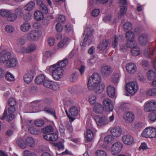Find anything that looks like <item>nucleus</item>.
<instances>
[{"label":"nucleus","mask_w":156,"mask_h":156,"mask_svg":"<svg viewBox=\"0 0 156 156\" xmlns=\"http://www.w3.org/2000/svg\"><path fill=\"white\" fill-rule=\"evenodd\" d=\"M142 135L146 138H156V129L152 127L147 128L144 130Z\"/></svg>","instance_id":"f03ea898"},{"label":"nucleus","mask_w":156,"mask_h":156,"mask_svg":"<svg viewBox=\"0 0 156 156\" xmlns=\"http://www.w3.org/2000/svg\"><path fill=\"white\" fill-rule=\"evenodd\" d=\"M107 93L108 96L111 98H113L115 96V89L113 87L109 86L107 89Z\"/></svg>","instance_id":"bb28decb"},{"label":"nucleus","mask_w":156,"mask_h":156,"mask_svg":"<svg viewBox=\"0 0 156 156\" xmlns=\"http://www.w3.org/2000/svg\"><path fill=\"white\" fill-rule=\"evenodd\" d=\"M28 130L29 132L33 134H37L39 131L34 127H30L29 128Z\"/></svg>","instance_id":"4d7b16f0"},{"label":"nucleus","mask_w":156,"mask_h":156,"mask_svg":"<svg viewBox=\"0 0 156 156\" xmlns=\"http://www.w3.org/2000/svg\"><path fill=\"white\" fill-rule=\"evenodd\" d=\"M34 154V153H33L29 150H25L23 152L24 156H32Z\"/></svg>","instance_id":"69168bd1"},{"label":"nucleus","mask_w":156,"mask_h":156,"mask_svg":"<svg viewBox=\"0 0 156 156\" xmlns=\"http://www.w3.org/2000/svg\"><path fill=\"white\" fill-rule=\"evenodd\" d=\"M16 15L20 17H22L23 15V12L22 9L20 7L16 8L15 11Z\"/></svg>","instance_id":"37998d69"},{"label":"nucleus","mask_w":156,"mask_h":156,"mask_svg":"<svg viewBox=\"0 0 156 156\" xmlns=\"http://www.w3.org/2000/svg\"><path fill=\"white\" fill-rule=\"evenodd\" d=\"M96 153L97 156H106V153L102 150H98Z\"/></svg>","instance_id":"e2e57ef3"},{"label":"nucleus","mask_w":156,"mask_h":156,"mask_svg":"<svg viewBox=\"0 0 156 156\" xmlns=\"http://www.w3.org/2000/svg\"><path fill=\"white\" fill-rule=\"evenodd\" d=\"M122 140L124 143L127 145L132 144L134 142L133 137L129 135H126L122 136Z\"/></svg>","instance_id":"dca6fc26"},{"label":"nucleus","mask_w":156,"mask_h":156,"mask_svg":"<svg viewBox=\"0 0 156 156\" xmlns=\"http://www.w3.org/2000/svg\"><path fill=\"white\" fill-rule=\"evenodd\" d=\"M96 122L98 126L104 125L108 123L107 118L104 115L100 118H97Z\"/></svg>","instance_id":"2eb2a0df"},{"label":"nucleus","mask_w":156,"mask_h":156,"mask_svg":"<svg viewBox=\"0 0 156 156\" xmlns=\"http://www.w3.org/2000/svg\"><path fill=\"white\" fill-rule=\"evenodd\" d=\"M147 77L148 80H152L156 78V73L152 70H149L147 73Z\"/></svg>","instance_id":"c85d7f7f"},{"label":"nucleus","mask_w":156,"mask_h":156,"mask_svg":"<svg viewBox=\"0 0 156 156\" xmlns=\"http://www.w3.org/2000/svg\"><path fill=\"white\" fill-rule=\"evenodd\" d=\"M50 71L52 72V76L53 78L55 80H58L62 76L63 74V70L61 68H59L54 65L49 68Z\"/></svg>","instance_id":"f257e3e1"},{"label":"nucleus","mask_w":156,"mask_h":156,"mask_svg":"<svg viewBox=\"0 0 156 156\" xmlns=\"http://www.w3.org/2000/svg\"><path fill=\"white\" fill-rule=\"evenodd\" d=\"M45 78V76L43 74H41L36 77L35 79V81L37 84H40L44 81Z\"/></svg>","instance_id":"72a5a7b5"},{"label":"nucleus","mask_w":156,"mask_h":156,"mask_svg":"<svg viewBox=\"0 0 156 156\" xmlns=\"http://www.w3.org/2000/svg\"><path fill=\"white\" fill-rule=\"evenodd\" d=\"M17 17L16 14L11 13L7 17V19L8 21H14Z\"/></svg>","instance_id":"8fccbe9b"},{"label":"nucleus","mask_w":156,"mask_h":156,"mask_svg":"<svg viewBox=\"0 0 156 156\" xmlns=\"http://www.w3.org/2000/svg\"><path fill=\"white\" fill-rule=\"evenodd\" d=\"M96 97L94 95H91L89 98V101L91 105H93L96 101Z\"/></svg>","instance_id":"6e6d98bb"},{"label":"nucleus","mask_w":156,"mask_h":156,"mask_svg":"<svg viewBox=\"0 0 156 156\" xmlns=\"http://www.w3.org/2000/svg\"><path fill=\"white\" fill-rule=\"evenodd\" d=\"M32 14L29 12L25 14L23 16L24 19L27 21L30 20L31 18Z\"/></svg>","instance_id":"0e129e2a"},{"label":"nucleus","mask_w":156,"mask_h":156,"mask_svg":"<svg viewBox=\"0 0 156 156\" xmlns=\"http://www.w3.org/2000/svg\"><path fill=\"white\" fill-rule=\"evenodd\" d=\"M11 13L10 10L7 9H1L0 10V14L3 17H7Z\"/></svg>","instance_id":"4c0bfd02"},{"label":"nucleus","mask_w":156,"mask_h":156,"mask_svg":"<svg viewBox=\"0 0 156 156\" xmlns=\"http://www.w3.org/2000/svg\"><path fill=\"white\" fill-rule=\"evenodd\" d=\"M36 48V47L34 44H31L27 48L28 53H30L34 50Z\"/></svg>","instance_id":"bf43d9fd"},{"label":"nucleus","mask_w":156,"mask_h":156,"mask_svg":"<svg viewBox=\"0 0 156 156\" xmlns=\"http://www.w3.org/2000/svg\"><path fill=\"white\" fill-rule=\"evenodd\" d=\"M122 130L119 126L115 127L112 128L111 130V133L112 135L115 137H119L121 134Z\"/></svg>","instance_id":"f3484780"},{"label":"nucleus","mask_w":156,"mask_h":156,"mask_svg":"<svg viewBox=\"0 0 156 156\" xmlns=\"http://www.w3.org/2000/svg\"><path fill=\"white\" fill-rule=\"evenodd\" d=\"M87 87L89 90H93L96 94H99L103 91L105 86L104 84H100L99 83L93 85H90L87 86Z\"/></svg>","instance_id":"7ed1b4c3"},{"label":"nucleus","mask_w":156,"mask_h":156,"mask_svg":"<svg viewBox=\"0 0 156 156\" xmlns=\"http://www.w3.org/2000/svg\"><path fill=\"white\" fill-rule=\"evenodd\" d=\"M112 71L111 67L107 65H104L101 68V74L104 77H108Z\"/></svg>","instance_id":"9d476101"},{"label":"nucleus","mask_w":156,"mask_h":156,"mask_svg":"<svg viewBox=\"0 0 156 156\" xmlns=\"http://www.w3.org/2000/svg\"><path fill=\"white\" fill-rule=\"evenodd\" d=\"M123 37L122 35H119V37L115 35L114 36V41L112 44L113 47L116 48L117 47L118 44V41L120 39H122Z\"/></svg>","instance_id":"c9c22d12"},{"label":"nucleus","mask_w":156,"mask_h":156,"mask_svg":"<svg viewBox=\"0 0 156 156\" xmlns=\"http://www.w3.org/2000/svg\"><path fill=\"white\" fill-rule=\"evenodd\" d=\"M17 64L16 60L14 58H11L6 63V66L8 68L16 67Z\"/></svg>","instance_id":"6ab92c4d"},{"label":"nucleus","mask_w":156,"mask_h":156,"mask_svg":"<svg viewBox=\"0 0 156 156\" xmlns=\"http://www.w3.org/2000/svg\"><path fill=\"white\" fill-rule=\"evenodd\" d=\"M5 78L6 79L9 81H12L14 80V77L13 75L10 73H7L5 74Z\"/></svg>","instance_id":"09e8293b"},{"label":"nucleus","mask_w":156,"mask_h":156,"mask_svg":"<svg viewBox=\"0 0 156 156\" xmlns=\"http://www.w3.org/2000/svg\"><path fill=\"white\" fill-rule=\"evenodd\" d=\"M16 104V100L13 98L9 99L8 101V104L9 106H15Z\"/></svg>","instance_id":"864d4df0"},{"label":"nucleus","mask_w":156,"mask_h":156,"mask_svg":"<svg viewBox=\"0 0 156 156\" xmlns=\"http://www.w3.org/2000/svg\"><path fill=\"white\" fill-rule=\"evenodd\" d=\"M34 17L36 20L39 21L41 20L44 18V15L41 11L37 10L34 13Z\"/></svg>","instance_id":"b1692460"},{"label":"nucleus","mask_w":156,"mask_h":156,"mask_svg":"<svg viewBox=\"0 0 156 156\" xmlns=\"http://www.w3.org/2000/svg\"><path fill=\"white\" fill-rule=\"evenodd\" d=\"M53 146L55 147V149L58 151L62 150L64 149V146L62 141L53 143Z\"/></svg>","instance_id":"f704fd0d"},{"label":"nucleus","mask_w":156,"mask_h":156,"mask_svg":"<svg viewBox=\"0 0 156 156\" xmlns=\"http://www.w3.org/2000/svg\"><path fill=\"white\" fill-rule=\"evenodd\" d=\"M78 110L77 107L74 106L71 108L69 110V116L71 117V119L73 121L74 119L73 118L77 115L78 114Z\"/></svg>","instance_id":"aec40b11"},{"label":"nucleus","mask_w":156,"mask_h":156,"mask_svg":"<svg viewBox=\"0 0 156 156\" xmlns=\"http://www.w3.org/2000/svg\"><path fill=\"white\" fill-rule=\"evenodd\" d=\"M138 39L140 44L142 46H144L147 43L148 36L146 34H142L139 37Z\"/></svg>","instance_id":"a211bd4d"},{"label":"nucleus","mask_w":156,"mask_h":156,"mask_svg":"<svg viewBox=\"0 0 156 156\" xmlns=\"http://www.w3.org/2000/svg\"><path fill=\"white\" fill-rule=\"evenodd\" d=\"M124 118L127 123H131L134 120L135 115L133 112H128L125 114Z\"/></svg>","instance_id":"ddd939ff"},{"label":"nucleus","mask_w":156,"mask_h":156,"mask_svg":"<svg viewBox=\"0 0 156 156\" xmlns=\"http://www.w3.org/2000/svg\"><path fill=\"white\" fill-rule=\"evenodd\" d=\"M132 55L134 56H136L140 54V49L136 46L133 47L131 51Z\"/></svg>","instance_id":"a19ab883"},{"label":"nucleus","mask_w":156,"mask_h":156,"mask_svg":"<svg viewBox=\"0 0 156 156\" xmlns=\"http://www.w3.org/2000/svg\"><path fill=\"white\" fill-rule=\"evenodd\" d=\"M104 140L107 143L111 144L114 142V138L111 135H108L104 138Z\"/></svg>","instance_id":"a18cd8bd"},{"label":"nucleus","mask_w":156,"mask_h":156,"mask_svg":"<svg viewBox=\"0 0 156 156\" xmlns=\"http://www.w3.org/2000/svg\"><path fill=\"white\" fill-rule=\"evenodd\" d=\"M69 40V39L68 37L64 38L62 41L59 42L58 44V46L59 48H62L64 45L66 44V42Z\"/></svg>","instance_id":"79ce46f5"},{"label":"nucleus","mask_w":156,"mask_h":156,"mask_svg":"<svg viewBox=\"0 0 156 156\" xmlns=\"http://www.w3.org/2000/svg\"><path fill=\"white\" fill-rule=\"evenodd\" d=\"M138 87L137 82L136 81L128 83L126 86L127 91L131 94H134L137 90Z\"/></svg>","instance_id":"423d86ee"},{"label":"nucleus","mask_w":156,"mask_h":156,"mask_svg":"<svg viewBox=\"0 0 156 156\" xmlns=\"http://www.w3.org/2000/svg\"><path fill=\"white\" fill-rule=\"evenodd\" d=\"M101 79L100 75L97 73H94L89 78L87 86L97 84L101 82Z\"/></svg>","instance_id":"20e7f679"},{"label":"nucleus","mask_w":156,"mask_h":156,"mask_svg":"<svg viewBox=\"0 0 156 156\" xmlns=\"http://www.w3.org/2000/svg\"><path fill=\"white\" fill-rule=\"evenodd\" d=\"M31 28V25L30 23L28 22L24 23L20 27L21 30L25 32L28 31Z\"/></svg>","instance_id":"412c9836"},{"label":"nucleus","mask_w":156,"mask_h":156,"mask_svg":"<svg viewBox=\"0 0 156 156\" xmlns=\"http://www.w3.org/2000/svg\"><path fill=\"white\" fill-rule=\"evenodd\" d=\"M108 42L107 40H104L98 45V48L101 51L105 50L107 47Z\"/></svg>","instance_id":"4be33fe9"},{"label":"nucleus","mask_w":156,"mask_h":156,"mask_svg":"<svg viewBox=\"0 0 156 156\" xmlns=\"http://www.w3.org/2000/svg\"><path fill=\"white\" fill-rule=\"evenodd\" d=\"M135 42L134 40L132 41L131 40L127 41L126 43V45L128 48H133V47H135L134 46V44H135Z\"/></svg>","instance_id":"052dcab7"},{"label":"nucleus","mask_w":156,"mask_h":156,"mask_svg":"<svg viewBox=\"0 0 156 156\" xmlns=\"http://www.w3.org/2000/svg\"><path fill=\"white\" fill-rule=\"evenodd\" d=\"M128 48L127 45L123 44L120 45L119 50L122 51H126Z\"/></svg>","instance_id":"338daca9"},{"label":"nucleus","mask_w":156,"mask_h":156,"mask_svg":"<svg viewBox=\"0 0 156 156\" xmlns=\"http://www.w3.org/2000/svg\"><path fill=\"white\" fill-rule=\"evenodd\" d=\"M44 121L43 120H37L35 121L34 123L37 126L41 127L44 124Z\"/></svg>","instance_id":"3c124183"},{"label":"nucleus","mask_w":156,"mask_h":156,"mask_svg":"<svg viewBox=\"0 0 156 156\" xmlns=\"http://www.w3.org/2000/svg\"><path fill=\"white\" fill-rule=\"evenodd\" d=\"M17 144L21 148L25 149L26 148V144L24 140L21 138H19L16 140Z\"/></svg>","instance_id":"c756f323"},{"label":"nucleus","mask_w":156,"mask_h":156,"mask_svg":"<svg viewBox=\"0 0 156 156\" xmlns=\"http://www.w3.org/2000/svg\"><path fill=\"white\" fill-rule=\"evenodd\" d=\"M103 109L107 112L112 111L113 109V106L111 100L108 98L104 99L103 102Z\"/></svg>","instance_id":"1a4fd4ad"},{"label":"nucleus","mask_w":156,"mask_h":156,"mask_svg":"<svg viewBox=\"0 0 156 156\" xmlns=\"http://www.w3.org/2000/svg\"><path fill=\"white\" fill-rule=\"evenodd\" d=\"M150 120L151 121H154L156 120V113L152 112L150 113L148 115Z\"/></svg>","instance_id":"5fc2aeb1"},{"label":"nucleus","mask_w":156,"mask_h":156,"mask_svg":"<svg viewBox=\"0 0 156 156\" xmlns=\"http://www.w3.org/2000/svg\"><path fill=\"white\" fill-rule=\"evenodd\" d=\"M43 85L45 87L54 90H57L59 88V85L57 83L48 80H45Z\"/></svg>","instance_id":"39448f33"},{"label":"nucleus","mask_w":156,"mask_h":156,"mask_svg":"<svg viewBox=\"0 0 156 156\" xmlns=\"http://www.w3.org/2000/svg\"><path fill=\"white\" fill-rule=\"evenodd\" d=\"M144 110L146 112L151 111H156V101H148L145 105Z\"/></svg>","instance_id":"6e6552de"},{"label":"nucleus","mask_w":156,"mask_h":156,"mask_svg":"<svg viewBox=\"0 0 156 156\" xmlns=\"http://www.w3.org/2000/svg\"><path fill=\"white\" fill-rule=\"evenodd\" d=\"M68 62V59L66 58H65L64 60L58 61L57 64H55V65L59 68H60L62 69L63 68L66 66Z\"/></svg>","instance_id":"2f4dec72"},{"label":"nucleus","mask_w":156,"mask_h":156,"mask_svg":"<svg viewBox=\"0 0 156 156\" xmlns=\"http://www.w3.org/2000/svg\"><path fill=\"white\" fill-rule=\"evenodd\" d=\"M119 74L118 73H114L112 76V81L115 84H116L118 83L119 79Z\"/></svg>","instance_id":"58836bf2"},{"label":"nucleus","mask_w":156,"mask_h":156,"mask_svg":"<svg viewBox=\"0 0 156 156\" xmlns=\"http://www.w3.org/2000/svg\"><path fill=\"white\" fill-rule=\"evenodd\" d=\"M126 71L129 73H135L137 70L136 65L132 63L127 64L126 66Z\"/></svg>","instance_id":"4468645a"},{"label":"nucleus","mask_w":156,"mask_h":156,"mask_svg":"<svg viewBox=\"0 0 156 156\" xmlns=\"http://www.w3.org/2000/svg\"><path fill=\"white\" fill-rule=\"evenodd\" d=\"M14 30L13 27L10 25H7L5 28V30L8 33H12Z\"/></svg>","instance_id":"680f3d73"},{"label":"nucleus","mask_w":156,"mask_h":156,"mask_svg":"<svg viewBox=\"0 0 156 156\" xmlns=\"http://www.w3.org/2000/svg\"><path fill=\"white\" fill-rule=\"evenodd\" d=\"M108 0H93V2L97 5H98L101 3L104 4L106 3Z\"/></svg>","instance_id":"13d9d810"},{"label":"nucleus","mask_w":156,"mask_h":156,"mask_svg":"<svg viewBox=\"0 0 156 156\" xmlns=\"http://www.w3.org/2000/svg\"><path fill=\"white\" fill-rule=\"evenodd\" d=\"M102 110V108L101 104L98 103H96L94 108V111L97 113H101Z\"/></svg>","instance_id":"7c9ffc66"},{"label":"nucleus","mask_w":156,"mask_h":156,"mask_svg":"<svg viewBox=\"0 0 156 156\" xmlns=\"http://www.w3.org/2000/svg\"><path fill=\"white\" fill-rule=\"evenodd\" d=\"M34 73V69H30L24 76L23 79L24 81L27 83H30L32 81Z\"/></svg>","instance_id":"f8f14e48"},{"label":"nucleus","mask_w":156,"mask_h":156,"mask_svg":"<svg viewBox=\"0 0 156 156\" xmlns=\"http://www.w3.org/2000/svg\"><path fill=\"white\" fill-rule=\"evenodd\" d=\"M63 28L62 26L59 23H58L56 25V29L58 32H61Z\"/></svg>","instance_id":"774afa93"},{"label":"nucleus","mask_w":156,"mask_h":156,"mask_svg":"<svg viewBox=\"0 0 156 156\" xmlns=\"http://www.w3.org/2000/svg\"><path fill=\"white\" fill-rule=\"evenodd\" d=\"M34 2L31 1L27 3L24 7V10L27 11H31L33 10L35 6Z\"/></svg>","instance_id":"393cba45"},{"label":"nucleus","mask_w":156,"mask_h":156,"mask_svg":"<svg viewBox=\"0 0 156 156\" xmlns=\"http://www.w3.org/2000/svg\"><path fill=\"white\" fill-rule=\"evenodd\" d=\"M85 137L87 141H91L94 137V134L93 132L90 129L87 130L85 135Z\"/></svg>","instance_id":"cd10ccee"},{"label":"nucleus","mask_w":156,"mask_h":156,"mask_svg":"<svg viewBox=\"0 0 156 156\" xmlns=\"http://www.w3.org/2000/svg\"><path fill=\"white\" fill-rule=\"evenodd\" d=\"M123 28L124 30L129 31L132 29V24L129 22H126L123 25Z\"/></svg>","instance_id":"de8ad7c7"},{"label":"nucleus","mask_w":156,"mask_h":156,"mask_svg":"<svg viewBox=\"0 0 156 156\" xmlns=\"http://www.w3.org/2000/svg\"><path fill=\"white\" fill-rule=\"evenodd\" d=\"M37 32L36 30L31 31L28 33L27 38L29 40H34L37 37Z\"/></svg>","instance_id":"a878e982"},{"label":"nucleus","mask_w":156,"mask_h":156,"mask_svg":"<svg viewBox=\"0 0 156 156\" xmlns=\"http://www.w3.org/2000/svg\"><path fill=\"white\" fill-rule=\"evenodd\" d=\"M53 131V129L51 126H47L43 128L42 131L44 134L49 133L52 132Z\"/></svg>","instance_id":"ea45409f"},{"label":"nucleus","mask_w":156,"mask_h":156,"mask_svg":"<svg viewBox=\"0 0 156 156\" xmlns=\"http://www.w3.org/2000/svg\"><path fill=\"white\" fill-rule=\"evenodd\" d=\"M40 9L43 13L47 14L48 13L47 7L44 4L40 5Z\"/></svg>","instance_id":"49530a36"},{"label":"nucleus","mask_w":156,"mask_h":156,"mask_svg":"<svg viewBox=\"0 0 156 156\" xmlns=\"http://www.w3.org/2000/svg\"><path fill=\"white\" fill-rule=\"evenodd\" d=\"M26 146L27 145L30 147H33L35 145L34 140L30 137H28L25 139Z\"/></svg>","instance_id":"5701e85b"},{"label":"nucleus","mask_w":156,"mask_h":156,"mask_svg":"<svg viewBox=\"0 0 156 156\" xmlns=\"http://www.w3.org/2000/svg\"><path fill=\"white\" fill-rule=\"evenodd\" d=\"M93 32V30H91L90 27H87L84 31L83 35L85 34V37H86L88 39L89 37H90L92 36Z\"/></svg>","instance_id":"e433bc0d"},{"label":"nucleus","mask_w":156,"mask_h":156,"mask_svg":"<svg viewBox=\"0 0 156 156\" xmlns=\"http://www.w3.org/2000/svg\"><path fill=\"white\" fill-rule=\"evenodd\" d=\"M126 38L127 40L131 41L134 40L135 36L133 33L130 31H128L126 33Z\"/></svg>","instance_id":"473e14b6"},{"label":"nucleus","mask_w":156,"mask_h":156,"mask_svg":"<svg viewBox=\"0 0 156 156\" xmlns=\"http://www.w3.org/2000/svg\"><path fill=\"white\" fill-rule=\"evenodd\" d=\"M123 147L122 143L119 142H117L113 144L111 147L112 154L113 155H116L119 154Z\"/></svg>","instance_id":"0eeeda50"},{"label":"nucleus","mask_w":156,"mask_h":156,"mask_svg":"<svg viewBox=\"0 0 156 156\" xmlns=\"http://www.w3.org/2000/svg\"><path fill=\"white\" fill-rule=\"evenodd\" d=\"M58 138V135L55 133H50V141H55Z\"/></svg>","instance_id":"603ef678"},{"label":"nucleus","mask_w":156,"mask_h":156,"mask_svg":"<svg viewBox=\"0 0 156 156\" xmlns=\"http://www.w3.org/2000/svg\"><path fill=\"white\" fill-rule=\"evenodd\" d=\"M146 94L148 96H156V88H152L148 90Z\"/></svg>","instance_id":"c03bdc74"},{"label":"nucleus","mask_w":156,"mask_h":156,"mask_svg":"<svg viewBox=\"0 0 156 156\" xmlns=\"http://www.w3.org/2000/svg\"><path fill=\"white\" fill-rule=\"evenodd\" d=\"M11 54L7 51L3 50L0 53V62L5 63L11 57Z\"/></svg>","instance_id":"9b49d317"}]
</instances>
